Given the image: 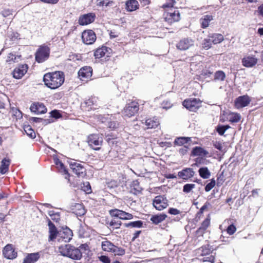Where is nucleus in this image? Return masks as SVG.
<instances>
[{
    "instance_id": "f257e3e1",
    "label": "nucleus",
    "mask_w": 263,
    "mask_h": 263,
    "mask_svg": "<svg viewBox=\"0 0 263 263\" xmlns=\"http://www.w3.org/2000/svg\"><path fill=\"white\" fill-rule=\"evenodd\" d=\"M43 81L48 87L54 89L64 83L65 74L63 72L60 71L47 73L44 76Z\"/></svg>"
},
{
    "instance_id": "f03ea898",
    "label": "nucleus",
    "mask_w": 263,
    "mask_h": 263,
    "mask_svg": "<svg viewBox=\"0 0 263 263\" xmlns=\"http://www.w3.org/2000/svg\"><path fill=\"white\" fill-rule=\"evenodd\" d=\"M58 251L61 255L73 260H80L82 257V252L80 249L69 244L60 246Z\"/></svg>"
},
{
    "instance_id": "7ed1b4c3",
    "label": "nucleus",
    "mask_w": 263,
    "mask_h": 263,
    "mask_svg": "<svg viewBox=\"0 0 263 263\" xmlns=\"http://www.w3.org/2000/svg\"><path fill=\"white\" fill-rule=\"evenodd\" d=\"M101 242L102 249L104 251L112 253L115 255L121 256L125 254V250L122 248H119L108 240L106 238H103Z\"/></svg>"
},
{
    "instance_id": "20e7f679",
    "label": "nucleus",
    "mask_w": 263,
    "mask_h": 263,
    "mask_svg": "<svg viewBox=\"0 0 263 263\" xmlns=\"http://www.w3.org/2000/svg\"><path fill=\"white\" fill-rule=\"evenodd\" d=\"M87 142L89 145L96 151L99 150L103 142V138L99 134H91L88 137Z\"/></svg>"
},
{
    "instance_id": "39448f33",
    "label": "nucleus",
    "mask_w": 263,
    "mask_h": 263,
    "mask_svg": "<svg viewBox=\"0 0 263 263\" xmlns=\"http://www.w3.org/2000/svg\"><path fill=\"white\" fill-rule=\"evenodd\" d=\"M139 105L136 102H132L127 104L122 111L124 117L130 118L134 116L139 110Z\"/></svg>"
},
{
    "instance_id": "423d86ee",
    "label": "nucleus",
    "mask_w": 263,
    "mask_h": 263,
    "mask_svg": "<svg viewBox=\"0 0 263 263\" xmlns=\"http://www.w3.org/2000/svg\"><path fill=\"white\" fill-rule=\"evenodd\" d=\"M50 49L47 46H41L35 53V60L38 63H42L47 60Z\"/></svg>"
},
{
    "instance_id": "0eeeda50",
    "label": "nucleus",
    "mask_w": 263,
    "mask_h": 263,
    "mask_svg": "<svg viewBox=\"0 0 263 263\" xmlns=\"http://www.w3.org/2000/svg\"><path fill=\"white\" fill-rule=\"evenodd\" d=\"M183 105L190 111H195L200 107L201 101L196 98L186 99L183 102Z\"/></svg>"
},
{
    "instance_id": "6e6552de",
    "label": "nucleus",
    "mask_w": 263,
    "mask_h": 263,
    "mask_svg": "<svg viewBox=\"0 0 263 263\" xmlns=\"http://www.w3.org/2000/svg\"><path fill=\"white\" fill-rule=\"evenodd\" d=\"M154 206L158 210L161 211L165 209L168 205V200L163 196H157L153 200Z\"/></svg>"
},
{
    "instance_id": "1a4fd4ad",
    "label": "nucleus",
    "mask_w": 263,
    "mask_h": 263,
    "mask_svg": "<svg viewBox=\"0 0 263 263\" xmlns=\"http://www.w3.org/2000/svg\"><path fill=\"white\" fill-rule=\"evenodd\" d=\"M69 165L73 172L78 177H84L86 175L85 168L81 164L76 161H71Z\"/></svg>"
},
{
    "instance_id": "9d476101",
    "label": "nucleus",
    "mask_w": 263,
    "mask_h": 263,
    "mask_svg": "<svg viewBox=\"0 0 263 263\" xmlns=\"http://www.w3.org/2000/svg\"><path fill=\"white\" fill-rule=\"evenodd\" d=\"M82 39L84 44L91 45L96 40V34L91 30L84 31L82 33Z\"/></svg>"
},
{
    "instance_id": "9b49d317",
    "label": "nucleus",
    "mask_w": 263,
    "mask_h": 263,
    "mask_svg": "<svg viewBox=\"0 0 263 263\" xmlns=\"http://www.w3.org/2000/svg\"><path fill=\"white\" fill-rule=\"evenodd\" d=\"M194 40L190 37L183 38L177 44V48L180 50H186L194 46Z\"/></svg>"
},
{
    "instance_id": "f8f14e48",
    "label": "nucleus",
    "mask_w": 263,
    "mask_h": 263,
    "mask_svg": "<svg viewBox=\"0 0 263 263\" xmlns=\"http://www.w3.org/2000/svg\"><path fill=\"white\" fill-rule=\"evenodd\" d=\"M72 231L66 227L65 229H63L62 231L59 232L58 240L59 241L67 242L72 239Z\"/></svg>"
},
{
    "instance_id": "ddd939ff",
    "label": "nucleus",
    "mask_w": 263,
    "mask_h": 263,
    "mask_svg": "<svg viewBox=\"0 0 263 263\" xmlns=\"http://www.w3.org/2000/svg\"><path fill=\"white\" fill-rule=\"evenodd\" d=\"M180 13L177 9H171L165 15V20L169 24H172L174 22H178L180 20Z\"/></svg>"
},
{
    "instance_id": "4468645a",
    "label": "nucleus",
    "mask_w": 263,
    "mask_h": 263,
    "mask_svg": "<svg viewBox=\"0 0 263 263\" xmlns=\"http://www.w3.org/2000/svg\"><path fill=\"white\" fill-rule=\"evenodd\" d=\"M251 101V98L248 95L239 96L235 100V106L237 109L242 108L247 106Z\"/></svg>"
},
{
    "instance_id": "2eb2a0df",
    "label": "nucleus",
    "mask_w": 263,
    "mask_h": 263,
    "mask_svg": "<svg viewBox=\"0 0 263 263\" xmlns=\"http://www.w3.org/2000/svg\"><path fill=\"white\" fill-rule=\"evenodd\" d=\"M92 74V69L89 66H84L81 68L79 72L78 76L82 81H85L90 79Z\"/></svg>"
},
{
    "instance_id": "dca6fc26",
    "label": "nucleus",
    "mask_w": 263,
    "mask_h": 263,
    "mask_svg": "<svg viewBox=\"0 0 263 263\" xmlns=\"http://www.w3.org/2000/svg\"><path fill=\"white\" fill-rule=\"evenodd\" d=\"M3 255L7 259H13L16 257L17 252L15 251L11 244H8L4 248Z\"/></svg>"
},
{
    "instance_id": "f3484780",
    "label": "nucleus",
    "mask_w": 263,
    "mask_h": 263,
    "mask_svg": "<svg viewBox=\"0 0 263 263\" xmlns=\"http://www.w3.org/2000/svg\"><path fill=\"white\" fill-rule=\"evenodd\" d=\"M96 18L94 13H89L81 15L79 19V23L81 25H86L92 23Z\"/></svg>"
},
{
    "instance_id": "a211bd4d",
    "label": "nucleus",
    "mask_w": 263,
    "mask_h": 263,
    "mask_svg": "<svg viewBox=\"0 0 263 263\" xmlns=\"http://www.w3.org/2000/svg\"><path fill=\"white\" fill-rule=\"evenodd\" d=\"M28 67L27 64H23L16 67L13 71V76L15 79L22 78L27 72Z\"/></svg>"
},
{
    "instance_id": "6ab92c4d",
    "label": "nucleus",
    "mask_w": 263,
    "mask_h": 263,
    "mask_svg": "<svg viewBox=\"0 0 263 263\" xmlns=\"http://www.w3.org/2000/svg\"><path fill=\"white\" fill-rule=\"evenodd\" d=\"M195 173L193 168H185L178 173V176L183 180H188L193 177Z\"/></svg>"
},
{
    "instance_id": "aec40b11",
    "label": "nucleus",
    "mask_w": 263,
    "mask_h": 263,
    "mask_svg": "<svg viewBox=\"0 0 263 263\" xmlns=\"http://www.w3.org/2000/svg\"><path fill=\"white\" fill-rule=\"evenodd\" d=\"M30 110L36 114H45L47 111L45 106L41 103H35L30 106Z\"/></svg>"
},
{
    "instance_id": "412c9836",
    "label": "nucleus",
    "mask_w": 263,
    "mask_h": 263,
    "mask_svg": "<svg viewBox=\"0 0 263 263\" xmlns=\"http://www.w3.org/2000/svg\"><path fill=\"white\" fill-rule=\"evenodd\" d=\"M110 48H108L105 46H102L101 48L97 49L94 52V56L96 59H100L103 57H109Z\"/></svg>"
},
{
    "instance_id": "4be33fe9",
    "label": "nucleus",
    "mask_w": 263,
    "mask_h": 263,
    "mask_svg": "<svg viewBox=\"0 0 263 263\" xmlns=\"http://www.w3.org/2000/svg\"><path fill=\"white\" fill-rule=\"evenodd\" d=\"M49 227V241H53L57 237H58L59 232L57 231V228L53 223L50 220L48 222Z\"/></svg>"
},
{
    "instance_id": "5701e85b",
    "label": "nucleus",
    "mask_w": 263,
    "mask_h": 263,
    "mask_svg": "<svg viewBox=\"0 0 263 263\" xmlns=\"http://www.w3.org/2000/svg\"><path fill=\"white\" fill-rule=\"evenodd\" d=\"M257 59L255 57L248 56L244 58L242 60V63L244 66L247 67H251L257 63Z\"/></svg>"
},
{
    "instance_id": "b1692460",
    "label": "nucleus",
    "mask_w": 263,
    "mask_h": 263,
    "mask_svg": "<svg viewBox=\"0 0 263 263\" xmlns=\"http://www.w3.org/2000/svg\"><path fill=\"white\" fill-rule=\"evenodd\" d=\"M209 154L207 151L200 146L194 147L192 151V155L194 156L206 157Z\"/></svg>"
},
{
    "instance_id": "393cba45",
    "label": "nucleus",
    "mask_w": 263,
    "mask_h": 263,
    "mask_svg": "<svg viewBox=\"0 0 263 263\" xmlns=\"http://www.w3.org/2000/svg\"><path fill=\"white\" fill-rule=\"evenodd\" d=\"M126 9L127 11H134L139 8L138 2L136 0H128L126 1Z\"/></svg>"
},
{
    "instance_id": "a878e982",
    "label": "nucleus",
    "mask_w": 263,
    "mask_h": 263,
    "mask_svg": "<svg viewBox=\"0 0 263 263\" xmlns=\"http://www.w3.org/2000/svg\"><path fill=\"white\" fill-rule=\"evenodd\" d=\"M167 216L165 214H160L152 215L151 217V221L155 224H158L165 219Z\"/></svg>"
},
{
    "instance_id": "bb28decb",
    "label": "nucleus",
    "mask_w": 263,
    "mask_h": 263,
    "mask_svg": "<svg viewBox=\"0 0 263 263\" xmlns=\"http://www.w3.org/2000/svg\"><path fill=\"white\" fill-rule=\"evenodd\" d=\"M208 36L211 39L212 42L214 44L220 43L224 40L223 36L221 34L219 33L209 34Z\"/></svg>"
},
{
    "instance_id": "cd10ccee",
    "label": "nucleus",
    "mask_w": 263,
    "mask_h": 263,
    "mask_svg": "<svg viewBox=\"0 0 263 263\" xmlns=\"http://www.w3.org/2000/svg\"><path fill=\"white\" fill-rule=\"evenodd\" d=\"M39 253H31L24 259L23 263H34L39 258Z\"/></svg>"
},
{
    "instance_id": "c85d7f7f",
    "label": "nucleus",
    "mask_w": 263,
    "mask_h": 263,
    "mask_svg": "<svg viewBox=\"0 0 263 263\" xmlns=\"http://www.w3.org/2000/svg\"><path fill=\"white\" fill-rule=\"evenodd\" d=\"M142 188L139 185V182L137 180H134L131 184V192L137 195L141 192Z\"/></svg>"
},
{
    "instance_id": "c756f323",
    "label": "nucleus",
    "mask_w": 263,
    "mask_h": 263,
    "mask_svg": "<svg viewBox=\"0 0 263 263\" xmlns=\"http://www.w3.org/2000/svg\"><path fill=\"white\" fill-rule=\"evenodd\" d=\"M213 20V16L211 15H205L200 19V22L201 27L203 28H206L209 26L210 22Z\"/></svg>"
},
{
    "instance_id": "7c9ffc66",
    "label": "nucleus",
    "mask_w": 263,
    "mask_h": 263,
    "mask_svg": "<svg viewBox=\"0 0 263 263\" xmlns=\"http://www.w3.org/2000/svg\"><path fill=\"white\" fill-rule=\"evenodd\" d=\"M9 165V159L6 158L3 159L1 162V164L0 165V173L2 174H5L8 171Z\"/></svg>"
},
{
    "instance_id": "2f4dec72",
    "label": "nucleus",
    "mask_w": 263,
    "mask_h": 263,
    "mask_svg": "<svg viewBox=\"0 0 263 263\" xmlns=\"http://www.w3.org/2000/svg\"><path fill=\"white\" fill-rule=\"evenodd\" d=\"M145 123L147 128H155L159 124L158 120L156 118L147 119L145 120Z\"/></svg>"
},
{
    "instance_id": "473e14b6",
    "label": "nucleus",
    "mask_w": 263,
    "mask_h": 263,
    "mask_svg": "<svg viewBox=\"0 0 263 263\" xmlns=\"http://www.w3.org/2000/svg\"><path fill=\"white\" fill-rule=\"evenodd\" d=\"M191 141V139L190 137H181L175 139L174 141V144L179 146L185 145L189 142Z\"/></svg>"
},
{
    "instance_id": "72a5a7b5",
    "label": "nucleus",
    "mask_w": 263,
    "mask_h": 263,
    "mask_svg": "<svg viewBox=\"0 0 263 263\" xmlns=\"http://www.w3.org/2000/svg\"><path fill=\"white\" fill-rule=\"evenodd\" d=\"M212 252V248L209 245L202 246L198 249V253L202 256L209 255Z\"/></svg>"
},
{
    "instance_id": "f704fd0d",
    "label": "nucleus",
    "mask_w": 263,
    "mask_h": 263,
    "mask_svg": "<svg viewBox=\"0 0 263 263\" xmlns=\"http://www.w3.org/2000/svg\"><path fill=\"white\" fill-rule=\"evenodd\" d=\"M199 176L203 179H208L211 176V172L207 167H202L198 170Z\"/></svg>"
},
{
    "instance_id": "c9c22d12",
    "label": "nucleus",
    "mask_w": 263,
    "mask_h": 263,
    "mask_svg": "<svg viewBox=\"0 0 263 263\" xmlns=\"http://www.w3.org/2000/svg\"><path fill=\"white\" fill-rule=\"evenodd\" d=\"M125 227H132V228H141L143 225V222L141 220H138L135 221H132L128 223H125L124 224Z\"/></svg>"
},
{
    "instance_id": "e433bc0d",
    "label": "nucleus",
    "mask_w": 263,
    "mask_h": 263,
    "mask_svg": "<svg viewBox=\"0 0 263 263\" xmlns=\"http://www.w3.org/2000/svg\"><path fill=\"white\" fill-rule=\"evenodd\" d=\"M24 129L25 132L29 137L32 139L35 138V133L30 125H25L24 127Z\"/></svg>"
},
{
    "instance_id": "4c0bfd02",
    "label": "nucleus",
    "mask_w": 263,
    "mask_h": 263,
    "mask_svg": "<svg viewBox=\"0 0 263 263\" xmlns=\"http://www.w3.org/2000/svg\"><path fill=\"white\" fill-rule=\"evenodd\" d=\"M133 218V215L130 213H127L123 211L120 210V212L119 213V218L120 219L123 220H127V219H132Z\"/></svg>"
},
{
    "instance_id": "58836bf2",
    "label": "nucleus",
    "mask_w": 263,
    "mask_h": 263,
    "mask_svg": "<svg viewBox=\"0 0 263 263\" xmlns=\"http://www.w3.org/2000/svg\"><path fill=\"white\" fill-rule=\"evenodd\" d=\"M121 221L120 220H116L115 219H112L109 222V227H111L112 229H117L120 228L121 225Z\"/></svg>"
},
{
    "instance_id": "ea45409f",
    "label": "nucleus",
    "mask_w": 263,
    "mask_h": 263,
    "mask_svg": "<svg viewBox=\"0 0 263 263\" xmlns=\"http://www.w3.org/2000/svg\"><path fill=\"white\" fill-rule=\"evenodd\" d=\"M98 99L95 97H91L88 99H86L84 104L86 106L91 107V106L96 104L97 102Z\"/></svg>"
},
{
    "instance_id": "a19ab883",
    "label": "nucleus",
    "mask_w": 263,
    "mask_h": 263,
    "mask_svg": "<svg viewBox=\"0 0 263 263\" xmlns=\"http://www.w3.org/2000/svg\"><path fill=\"white\" fill-rule=\"evenodd\" d=\"M230 128V126L228 125H218L217 128H216V130L217 132V133L220 135H223L225 132L229 128Z\"/></svg>"
},
{
    "instance_id": "79ce46f5",
    "label": "nucleus",
    "mask_w": 263,
    "mask_h": 263,
    "mask_svg": "<svg viewBox=\"0 0 263 263\" xmlns=\"http://www.w3.org/2000/svg\"><path fill=\"white\" fill-rule=\"evenodd\" d=\"M21 55H15L13 53L8 54V59L9 61H13V62H17L21 60Z\"/></svg>"
},
{
    "instance_id": "37998d69",
    "label": "nucleus",
    "mask_w": 263,
    "mask_h": 263,
    "mask_svg": "<svg viewBox=\"0 0 263 263\" xmlns=\"http://www.w3.org/2000/svg\"><path fill=\"white\" fill-rule=\"evenodd\" d=\"M225 78V73L222 71H217L215 73V80L223 81Z\"/></svg>"
},
{
    "instance_id": "c03bdc74",
    "label": "nucleus",
    "mask_w": 263,
    "mask_h": 263,
    "mask_svg": "<svg viewBox=\"0 0 263 263\" xmlns=\"http://www.w3.org/2000/svg\"><path fill=\"white\" fill-rule=\"evenodd\" d=\"M212 40L210 37L209 39H205L203 41L202 47L205 49H209L212 46Z\"/></svg>"
},
{
    "instance_id": "a18cd8bd",
    "label": "nucleus",
    "mask_w": 263,
    "mask_h": 263,
    "mask_svg": "<svg viewBox=\"0 0 263 263\" xmlns=\"http://www.w3.org/2000/svg\"><path fill=\"white\" fill-rule=\"evenodd\" d=\"M195 187L194 184H185L183 187V192L185 193H190L191 190Z\"/></svg>"
},
{
    "instance_id": "49530a36",
    "label": "nucleus",
    "mask_w": 263,
    "mask_h": 263,
    "mask_svg": "<svg viewBox=\"0 0 263 263\" xmlns=\"http://www.w3.org/2000/svg\"><path fill=\"white\" fill-rule=\"evenodd\" d=\"M175 3V0H166V2L162 5V7L164 9L171 8L174 7Z\"/></svg>"
},
{
    "instance_id": "de8ad7c7",
    "label": "nucleus",
    "mask_w": 263,
    "mask_h": 263,
    "mask_svg": "<svg viewBox=\"0 0 263 263\" xmlns=\"http://www.w3.org/2000/svg\"><path fill=\"white\" fill-rule=\"evenodd\" d=\"M210 224V218L209 216L206 217L204 220L202 222L201 226L200 227L201 229H203L205 231L208 228Z\"/></svg>"
},
{
    "instance_id": "09e8293b",
    "label": "nucleus",
    "mask_w": 263,
    "mask_h": 263,
    "mask_svg": "<svg viewBox=\"0 0 263 263\" xmlns=\"http://www.w3.org/2000/svg\"><path fill=\"white\" fill-rule=\"evenodd\" d=\"M215 183L216 182L214 179H211L210 182L206 185L205 187V191L207 192L211 191L215 186Z\"/></svg>"
},
{
    "instance_id": "8fccbe9b",
    "label": "nucleus",
    "mask_w": 263,
    "mask_h": 263,
    "mask_svg": "<svg viewBox=\"0 0 263 263\" xmlns=\"http://www.w3.org/2000/svg\"><path fill=\"white\" fill-rule=\"evenodd\" d=\"M30 120L34 122H36V123L42 122V123H43V124H47L49 123H50V121H48L47 120H45L42 118H37V117H32L31 118Z\"/></svg>"
},
{
    "instance_id": "3c124183",
    "label": "nucleus",
    "mask_w": 263,
    "mask_h": 263,
    "mask_svg": "<svg viewBox=\"0 0 263 263\" xmlns=\"http://www.w3.org/2000/svg\"><path fill=\"white\" fill-rule=\"evenodd\" d=\"M55 163L58 167H60L62 170L63 171L65 174H68L67 170L65 168L64 164L61 161H60L59 159H57L55 161Z\"/></svg>"
},
{
    "instance_id": "603ef678",
    "label": "nucleus",
    "mask_w": 263,
    "mask_h": 263,
    "mask_svg": "<svg viewBox=\"0 0 263 263\" xmlns=\"http://www.w3.org/2000/svg\"><path fill=\"white\" fill-rule=\"evenodd\" d=\"M112 3L113 2L110 0H100L98 2V5L100 6H107L112 5Z\"/></svg>"
},
{
    "instance_id": "864d4df0",
    "label": "nucleus",
    "mask_w": 263,
    "mask_h": 263,
    "mask_svg": "<svg viewBox=\"0 0 263 263\" xmlns=\"http://www.w3.org/2000/svg\"><path fill=\"white\" fill-rule=\"evenodd\" d=\"M240 120V116L238 114H235L232 116L229 121L232 123H237Z\"/></svg>"
},
{
    "instance_id": "5fc2aeb1",
    "label": "nucleus",
    "mask_w": 263,
    "mask_h": 263,
    "mask_svg": "<svg viewBox=\"0 0 263 263\" xmlns=\"http://www.w3.org/2000/svg\"><path fill=\"white\" fill-rule=\"evenodd\" d=\"M236 228L235 226L233 224L230 225L227 229V233L230 235H233L236 232Z\"/></svg>"
},
{
    "instance_id": "6e6d98bb",
    "label": "nucleus",
    "mask_w": 263,
    "mask_h": 263,
    "mask_svg": "<svg viewBox=\"0 0 263 263\" xmlns=\"http://www.w3.org/2000/svg\"><path fill=\"white\" fill-rule=\"evenodd\" d=\"M1 14L5 17L12 15V10L11 9H4L1 12Z\"/></svg>"
},
{
    "instance_id": "4d7b16f0",
    "label": "nucleus",
    "mask_w": 263,
    "mask_h": 263,
    "mask_svg": "<svg viewBox=\"0 0 263 263\" xmlns=\"http://www.w3.org/2000/svg\"><path fill=\"white\" fill-rule=\"evenodd\" d=\"M79 249L82 252V254H87L89 251V247L86 243L81 245Z\"/></svg>"
},
{
    "instance_id": "13d9d810",
    "label": "nucleus",
    "mask_w": 263,
    "mask_h": 263,
    "mask_svg": "<svg viewBox=\"0 0 263 263\" xmlns=\"http://www.w3.org/2000/svg\"><path fill=\"white\" fill-rule=\"evenodd\" d=\"M172 105V103L168 100L164 101L161 104V107L166 109L171 108Z\"/></svg>"
},
{
    "instance_id": "bf43d9fd",
    "label": "nucleus",
    "mask_w": 263,
    "mask_h": 263,
    "mask_svg": "<svg viewBox=\"0 0 263 263\" xmlns=\"http://www.w3.org/2000/svg\"><path fill=\"white\" fill-rule=\"evenodd\" d=\"M214 256L210 255L205 256V257H203L201 260H202L203 261H209L213 263L214 262Z\"/></svg>"
},
{
    "instance_id": "052dcab7",
    "label": "nucleus",
    "mask_w": 263,
    "mask_h": 263,
    "mask_svg": "<svg viewBox=\"0 0 263 263\" xmlns=\"http://www.w3.org/2000/svg\"><path fill=\"white\" fill-rule=\"evenodd\" d=\"M120 212V210L118 209L111 210L109 211V213L111 216L118 218L119 217Z\"/></svg>"
},
{
    "instance_id": "680f3d73",
    "label": "nucleus",
    "mask_w": 263,
    "mask_h": 263,
    "mask_svg": "<svg viewBox=\"0 0 263 263\" xmlns=\"http://www.w3.org/2000/svg\"><path fill=\"white\" fill-rule=\"evenodd\" d=\"M189 149V145H184L182 147L180 148L179 150V153L182 155H184L186 154Z\"/></svg>"
},
{
    "instance_id": "e2e57ef3",
    "label": "nucleus",
    "mask_w": 263,
    "mask_h": 263,
    "mask_svg": "<svg viewBox=\"0 0 263 263\" xmlns=\"http://www.w3.org/2000/svg\"><path fill=\"white\" fill-rule=\"evenodd\" d=\"M51 116L55 119H58L61 117V115L59 111L57 110H54L51 111L50 112Z\"/></svg>"
},
{
    "instance_id": "0e129e2a",
    "label": "nucleus",
    "mask_w": 263,
    "mask_h": 263,
    "mask_svg": "<svg viewBox=\"0 0 263 263\" xmlns=\"http://www.w3.org/2000/svg\"><path fill=\"white\" fill-rule=\"evenodd\" d=\"M99 258H100V261H101L103 263H110V258L107 256L102 255Z\"/></svg>"
},
{
    "instance_id": "69168bd1",
    "label": "nucleus",
    "mask_w": 263,
    "mask_h": 263,
    "mask_svg": "<svg viewBox=\"0 0 263 263\" xmlns=\"http://www.w3.org/2000/svg\"><path fill=\"white\" fill-rule=\"evenodd\" d=\"M168 213L172 215H176L180 213L179 210L175 208H170L168 210Z\"/></svg>"
},
{
    "instance_id": "338daca9",
    "label": "nucleus",
    "mask_w": 263,
    "mask_h": 263,
    "mask_svg": "<svg viewBox=\"0 0 263 263\" xmlns=\"http://www.w3.org/2000/svg\"><path fill=\"white\" fill-rule=\"evenodd\" d=\"M214 146L215 147V148H216V149H217L220 151H222L223 146H222V143L220 142H217V141L215 142L214 143Z\"/></svg>"
},
{
    "instance_id": "774afa93",
    "label": "nucleus",
    "mask_w": 263,
    "mask_h": 263,
    "mask_svg": "<svg viewBox=\"0 0 263 263\" xmlns=\"http://www.w3.org/2000/svg\"><path fill=\"white\" fill-rule=\"evenodd\" d=\"M257 12L259 15L263 17V4L258 7Z\"/></svg>"
}]
</instances>
